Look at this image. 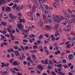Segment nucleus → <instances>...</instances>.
<instances>
[{
  "label": "nucleus",
  "mask_w": 75,
  "mask_h": 75,
  "mask_svg": "<svg viewBox=\"0 0 75 75\" xmlns=\"http://www.w3.org/2000/svg\"><path fill=\"white\" fill-rule=\"evenodd\" d=\"M36 8H37L36 6H35L33 8H32L31 11L30 12V14L31 16H33V13H34L35 11H36V10L35 9H36Z\"/></svg>",
  "instance_id": "f257e3e1"
},
{
  "label": "nucleus",
  "mask_w": 75,
  "mask_h": 75,
  "mask_svg": "<svg viewBox=\"0 0 75 75\" xmlns=\"http://www.w3.org/2000/svg\"><path fill=\"white\" fill-rule=\"evenodd\" d=\"M18 28L20 29L21 31H22L23 29V26L22 24L20 23L18 24Z\"/></svg>",
  "instance_id": "f03ea898"
},
{
  "label": "nucleus",
  "mask_w": 75,
  "mask_h": 75,
  "mask_svg": "<svg viewBox=\"0 0 75 75\" xmlns=\"http://www.w3.org/2000/svg\"><path fill=\"white\" fill-rule=\"evenodd\" d=\"M54 22L57 21L58 22V23H59V22L61 21V19L59 18V16L58 15L56 16V18L54 19Z\"/></svg>",
  "instance_id": "7ed1b4c3"
},
{
  "label": "nucleus",
  "mask_w": 75,
  "mask_h": 75,
  "mask_svg": "<svg viewBox=\"0 0 75 75\" xmlns=\"http://www.w3.org/2000/svg\"><path fill=\"white\" fill-rule=\"evenodd\" d=\"M9 16L11 19L12 20H15L16 18V17L15 16H13L12 13H10L9 14Z\"/></svg>",
  "instance_id": "20e7f679"
},
{
  "label": "nucleus",
  "mask_w": 75,
  "mask_h": 75,
  "mask_svg": "<svg viewBox=\"0 0 75 75\" xmlns=\"http://www.w3.org/2000/svg\"><path fill=\"white\" fill-rule=\"evenodd\" d=\"M38 68L40 70V71L42 72V70H43V69H44V67L41 65L40 64L38 65Z\"/></svg>",
  "instance_id": "39448f33"
},
{
  "label": "nucleus",
  "mask_w": 75,
  "mask_h": 75,
  "mask_svg": "<svg viewBox=\"0 0 75 75\" xmlns=\"http://www.w3.org/2000/svg\"><path fill=\"white\" fill-rule=\"evenodd\" d=\"M1 64L2 65L1 66V67L3 68L4 67H8V66H9V64L8 63H7L6 64H5V63H4L2 62L1 63Z\"/></svg>",
  "instance_id": "423d86ee"
},
{
  "label": "nucleus",
  "mask_w": 75,
  "mask_h": 75,
  "mask_svg": "<svg viewBox=\"0 0 75 75\" xmlns=\"http://www.w3.org/2000/svg\"><path fill=\"white\" fill-rule=\"evenodd\" d=\"M12 27V26H11V25H9V27H8V28H7L6 30H7L8 32V33H11V30H10V29Z\"/></svg>",
  "instance_id": "0eeeda50"
},
{
  "label": "nucleus",
  "mask_w": 75,
  "mask_h": 75,
  "mask_svg": "<svg viewBox=\"0 0 75 75\" xmlns=\"http://www.w3.org/2000/svg\"><path fill=\"white\" fill-rule=\"evenodd\" d=\"M73 57H74V55L71 54L69 55L68 58L69 60H72V58H73Z\"/></svg>",
  "instance_id": "6e6552de"
},
{
  "label": "nucleus",
  "mask_w": 75,
  "mask_h": 75,
  "mask_svg": "<svg viewBox=\"0 0 75 75\" xmlns=\"http://www.w3.org/2000/svg\"><path fill=\"white\" fill-rule=\"evenodd\" d=\"M5 11L6 12H9L11 10V8L9 7H5Z\"/></svg>",
  "instance_id": "1a4fd4ad"
},
{
  "label": "nucleus",
  "mask_w": 75,
  "mask_h": 75,
  "mask_svg": "<svg viewBox=\"0 0 75 75\" xmlns=\"http://www.w3.org/2000/svg\"><path fill=\"white\" fill-rule=\"evenodd\" d=\"M14 53L15 54L16 56H18V55H19V51L18 50L14 51Z\"/></svg>",
  "instance_id": "9d476101"
},
{
  "label": "nucleus",
  "mask_w": 75,
  "mask_h": 75,
  "mask_svg": "<svg viewBox=\"0 0 75 75\" xmlns=\"http://www.w3.org/2000/svg\"><path fill=\"white\" fill-rule=\"evenodd\" d=\"M12 64L15 66H16V65H17L18 64V63L17 62V61H15L13 62Z\"/></svg>",
  "instance_id": "9b49d317"
},
{
  "label": "nucleus",
  "mask_w": 75,
  "mask_h": 75,
  "mask_svg": "<svg viewBox=\"0 0 75 75\" xmlns=\"http://www.w3.org/2000/svg\"><path fill=\"white\" fill-rule=\"evenodd\" d=\"M54 2H55V4H57L58 6L59 5V0H53Z\"/></svg>",
  "instance_id": "f8f14e48"
},
{
  "label": "nucleus",
  "mask_w": 75,
  "mask_h": 75,
  "mask_svg": "<svg viewBox=\"0 0 75 75\" xmlns=\"http://www.w3.org/2000/svg\"><path fill=\"white\" fill-rule=\"evenodd\" d=\"M55 34L54 35V37H57V35H58V36H59V35H60L59 34V32L58 31H56L55 32Z\"/></svg>",
  "instance_id": "ddd939ff"
},
{
  "label": "nucleus",
  "mask_w": 75,
  "mask_h": 75,
  "mask_svg": "<svg viewBox=\"0 0 75 75\" xmlns=\"http://www.w3.org/2000/svg\"><path fill=\"white\" fill-rule=\"evenodd\" d=\"M50 37H51L52 38V41H55V40H56V39H55V38L54 37V35H52L50 36Z\"/></svg>",
  "instance_id": "4468645a"
},
{
  "label": "nucleus",
  "mask_w": 75,
  "mask_h": 75,
  "mask_svg": "<svg viewBox=\"0 0 75 75\" xmlns=\"http://www.w3.org/2000/svg\"><path fill=\"white\" fill-rule=\"evenodd\" d=\"M31 57L34 60H35V59H36V55L35 54H33L31 56Z\"/></svg>",
  "instance_id": "2eb2a0df"
},
{
  "label": "nucleus",
  "mask_w": 75,
  "mask_h": 75,
  "mask_svg": "<svg viewBox=\"0 0 75 75\" xmlns=\"http://www.w3.org/2000/svg\"><path fill=\"white\" fill-rule=\"evenodd\" d=\"M23 22V23H25V20L24 19H19V23H22Z\"/></svg>",
  "instance_id": "dca6fc26"
},
{
  "label": "nucleus",
  "mask_w": 75,
  "mask_h": 75,
  "mask_svg": "<svg viewBox=\"0 0 75 75\" xmlns=\"http://www.w3.org/2000/svg\"><path fill=\"white\" fill-rule=\"evenodd\" d=\"M45 27L47 30H51L52 29V28L50 26L48 25H46Z\"/></svg>",
  "instance_id": "f3484780"
},
{
  "label": "nucleus",
  "mask_w": 75,
  "mask_h": 75,
  "mask_svg": "<svg viewBox=\"0 0 75 75\" xmlns=\"http://www.w3.org/2000/svg\"><path fill=\"white\" fill-rule=\"evenodd\" d=\"M1 23L2 25H4V26H5L6 25H7V23L2 21L1 22Z\"/></svg>",
  "instance_id": "a211bd4d"
},
{
  "label": "nucleus",
  "mask_w": 75,
  "mask_h": 75,
  "mask_svg": "<svg viewBox=\"0 0 75 75\" xmlns=\"http://www.w3.org/2000/svg\"><path fill=\"white\" fill-rule=\"evenodd\" d=\"M37 2V0H33L32 1V3L33 4V5H34V4H36Z\"/></svg>",
  "instance_id": "6ab92c4d"
},
{
  "label": "nucleus",
  "mask_w": 75,
  "mask_h": 75,
  "mask_svg": "<svg viewBox=\"0 0 75 75\" xmlns=\"http://www.w3.org/2000/svg\"><path fill=\"white\" fill-rule=\"evenodd\" d=\"M43 21H46V20H47V18H46L45 15H43Z\"/></svg>",
  "instance_id": "aec40b11"
},
{
  "label": "nucleus",
  "mask_w": 75,
  "mask_h": 75,
  "mask_svg": "<svg viewBox=\"0 0 75 75\" xmlns=\"http://www.w3.org/2000/svg\"><path fill=\"white\" fill-rule=\"evenodd\" d=\"M13 50L12 48L9 49L8 50V52H13Z\"/></svg>",
  "instance_id": "412c9836"
},
{
  "label": "nucleus",
  "mask_w": 75,
  "mask_h": 75,
  "mask_svg": "<svg viewBox=\"0 0 75 75\" xmlns=\"http://www.w3.org/2000/svg\"><path fill=\"white\" fill-rule=\"evenodd\" d=\"M1 3L3 4H5L6 3V0H0Z\"/></svg>",
  "instance_id": "4be33fe9"
},
{
  "label": "nucleus",
  "mask_w": 75,
  "mask_h": 75,
  "mask_svg": "<svg viewBox=\"0 0 75 75\" xmlns=\"http://www.w3.org/2000/svg\"><path fill=\"white\" fill-rule=\"evenodd\" d=\"M46 21L48 23H51V22L52 21L51 19H47V20Z\"/></svg>",
  "instance_id": "5701e85b"
},
{
  "label": "nucleus",
  "mask_w": 75,
  "mask_h": 75,
  "mask_svg": "<svg viewBox=\"0 0 75 75\" xmlns=\"http://www.w3.org/2000/svg\"><path fill=\"white\" fill-rule=\"evenodd\" d=\"M65 21L67 22V23H71V21H69V19L66 18Z\"/></svg>",
  "instance_id": "b1692460"
},
{
  "label": "nucleus",
  "mask_w": 75,
  "mask_h": 75,
  "mask_svg": "<svg viewBox=\"0 0 75 75\" xmlns=\"http://www.w3.org/2000/svg\"><path fill=\"white\" fill-rule=\"evenodd\" d=\"M70 21L71 23H75V19H70Z\"/></svg>",
  "instance_id": "393cba45"
},
{
  "label": "nucleus",
  "mask_w": 75,
  "mask_h": 75,
  "mask_svg": "<svg viewBox=\"0 0 75 75\" xmlns=\"http://www.w3.org/2000/svg\"><path fill=\"white\" fill-rule=\"evenodd\" d=\"M68 40L70 42H72V41H73V39L72 38H71V37H68Z\"/></svg>",
  "instance_id": "a878e982"
},
{
  "label": "nucleus",
  "mask_w": 75,
  "mask_h": 75,
  "mask_svg": "<svg viewBox=\"0 0 75 75\" xmlns=\"http://www.w3.org/2000/svg\"><path fill=\"white\" fill-rule=\"evenodd\" d=\"M57 67L59 68H61L63 66L62 64H59L57 65Z\"/></svg>",
  "instance_id": "bb28decb"
},
{
  "label": "nucleus",
  "mask_w": 75,
  "mask_h": 75,
  "mask_svg": "<svg viewBox=\"0 0 75 75\" xmlns=\"http://www.w3.org/2000/svg\"><path fill=\"white\" fill-rule=\"evenodd\" d=\"M70 47H71V44H67V45L66 48H67V49H69V48H70Z\"/></svg>",
  "instance_id": "cd10ccee"
},
{
  "label": "nucleus",
  "mask_w": 75,
  "mask_h": 75,
  "mask_svg": "<svg viewBox=\"0 0 75 75\" xmlns=\"http://www.w3.org/2000/svg\"><path fill=\"white\" fill-rule=\"evenodd\" d=\"M11 37L12 40H15V38L13 35H11Z\"/></svg>",
  "instance_id": "c85d7f7f"
},
{
  "label": "nucleus",
  "mask_w": 75,
  "mask_h": 75,
  "mask_svg": "<svg viewBox=\"0 0 75 75\" xmlns=\"http://www.w3.org/2000/svg\"><path fill=\"white\" fill-rule=\"evenodd\" d=\"M17 6V4H15L12 7V8L13 9H14L16 8V7Z\"/></svg>",
  "instance_id": "c756f323"
},
{
  "label": "nucleus",
  "mask_w": 75,
  "mask_h": 75,
  "mask_svg": "<svg viewBox=\"0 0 75 75\" xmlns=\"http://www.w3.org/2000/svg\"><path fill=\"white\" fill-rule=\"evenodd\" d=\"M40 24V27H43V24H44V22H41Z\"/></svg>",
  "instance_id": "7c9ffc66"
},
{
  "label": "nucleus",
  "mask_w": 75,
  "mask_h": 75,
  "mask_svg": "<svg viewBox=\"0 0 75 75\" xmlns=\"http://www.w3.org/2000/svg\"><path fill=\"white\" fill-rule=\"evenodd\" d=\"M7 33V31L5 30H3L2 31V33L4 34H6Z\"/></svg>",
  "instance_id": "2f4dec72"
},
{
  "label": "nucleus",
  "mask_w": 75,
  "mask_h": 75,
  "mask_svg": "<svg viewBox=\"0 0 75 75\" xmlns=\"http://www.w3.org/2000/svg\"><path fill=\"white\" fill-rule=\"evenodd\" d=\"M35 37V35H29V37L30 38H33V37Z\"/></svg>",
  "instance_id": "473e14b6"
},
{
  "label": "nucleus",
  "mask_w": 75,
  "mask_h": 75,
  "mask_svg": "<svg viewBox=\"0 0 75 75\" xmlns=\"http://www.w3.org/2000/svg\"><path fill=\"white\" fill-rule=\"evenodd\" d=\"M49 64H50V65H53V64H54L53 62L51 61H49Z\"/></svg>",
  "instance_id": "72a5a7b5"
},
{
  "label": "nucleus",
  "mask_w": 75,
  "mask_h": 75,
  "mask_svg": "<svg viewBox=\"0 0 75 75\" xmlns=\"http://www.w3.org/2000/svg\"><path fill=\"white\" fill-rule=\"evenodd\" d=\"M65 17H67V18H70V16H69V15L67 14L65 15Z\"/></svg>",
  "instance_id": "f704fd0d"
},
{
  "label": "nucleus",
  "mask_w": 75,
  "mask_h": 75,
  "mask_svg": "<svg viewBox=\"0 0 75 75\" xmlns=\"http://www.w3.org/2000/svg\"><path fill=\"white\" fill-rule=\"evenodd\" d=\"M11 73L13 74H16V72L14 70H12L11 71Z\"/></svg>",
  "instance_id": "c9c22d12"
},
{
  "label": "nucleus",
  "mask_w": 75,
  "mask_h": 75,
  "mask_svg": "<svg viewBox=\"0 0 75 75\" xmlns=\"http://www.w3.org/2000/svg\"><path fill=\"white\" fill-rule=\"evenodd\" d=\"M51 17V15L50 14H49L47 17V19H49Z\"/></svg>",
  "instance_id": "e433bc0d"
},
{
  "label": "nucleus",
  "mask_w": 75,
  "mask_h": 75,
  "mask_svg": "<svg viewBox=\"0 0 75 75\" xmlns=\"http://www.w3.org/2000/svg\"><path fill=\"white\" fill-rule=\"evenodd\" d=\"M14 43L16 45H17V44H19V43H20V42H18V41H16V42H15Z\"/></svg>",
  "instance_id": "4c0bfd02"
},
{
  "label": "nucleus",
  "mask_w": 75,
  "mask_h": 75,
  "mask_svg": "<svg viewBox=\"0 0 75 75\" xmlns=\"http://www.w3.org/2000/svg\"><path fill=\"white\" fill-rule=\"evenodd\" d=\"M62 62L63 63H66V62H67V60L65 59H63L62 60Z\"/></svg>",
  "instance_id": "58836bf2"
},
{
  "label": "nucleus",
  "mask_w": 75,
  "mask_h": 75,
  "mask_svg": "<svg viewBox=\"0 0 75 75\" xmlns=\"http://www.w3.org/2000/svg\"><path fill=\"white\" fill-rule=\"evenodd\" d=\"M53 6L55 8H57V6H56V4L55 3H54L53 4Z\"/></svg>",
  "instance_id": "ea45409f"
},
{
  "label": "nucleus",
  "mask_w": 75,
  "mask_h": 75,
  "mask_svg": "<svg viewBox=\"0 0 75 75\" xmlns=\"http://www.w3.org/2000/svg\"><path fill=\"white\" fill-rule=\"evenodd\" d=\"M25 56L24 55V54L23 53L22 55V58H23V59H24L25 58Z\"/></svg>",
  "instance_id": "a19ab883"
},
{
  "label": "nucleus",
  "mask_w": 75,
  "mask_h": 75,
  "mask_svg": "<svg viewBox=\"0 0 75 75\" xmlns=\"http://www.w3.org/2000/svg\"><path fill=\"white\" fill-rule=\"evenodd\" d=\"M21 48L22 50H23V51H25V48L23 46H21Z\"/></svg>",
  "instance_id": "79ce46f5"
},
{
  "label": "nucleus",
  "mask_w": 75,
  "mask_h": 75,
  "mask_svg": "<svg viewBox=\"0 0 75 75\" xmlns=\"http://www.w3.org/2000/svg\"><path fill=\"white\" fill-rule=\"evenodd\" d=\"M51 73L52 75H57V74L54 71H51Z\"/></svg>",
  "instance_id": "37998d69"
},
{
  "label": "nucleus",
  "mask_w": 75,
  "mask_h": 75,
  "mask_svg": "<svg viewBox=\"0 0 75 75\" xmlns=\"http://www.w3.org/2000/svg\"><path fill=\"white\" fill-rule=\"evenodd\" d=\"M2 10L3 11H5V6H4L3 7H2Z\"/></svg>",
  "instance_id": "c03bdc74"
},
{
  "label": "nucleus",
  "mask_w": 75,
  "mask_h": 75,
  "mask_svg": "<svg viewBox=\"0 0 75 75\" xmlns=\"http://www.w3.org/2000/svg\"><path fill=\"white\" fill-rule=\"evenodd\" d=\"M59 24H56L54 28H58V27H59Z\"/></svg>",
  "instance_id": "a18cd8bd"
},
{
  "label": "nucleus",
  "mask_w": 75,
  "mask_h": 75,
  "mask_svg": "<svg viewBox=\"0 0 75 75\" xmlns=\"http://www.w3.org/2000/svg\"><path fill=\"white\" fill-rule=\"evenodd\" d=\"M16 33H20V31L18 30V29L16 28Z\"/></svg>",
  "instance_id": "49530a36"
},
{
  "label": "nucleus",
  "mask_w": 75,
  "mask_h": 75,
  "mask_svg": "<svg viewBox=\"0 0 75 75\" xmlns=\"http://www.w3.org/2000/svg\"><path fill=\"white\" fill-rule=\"evenodd\" d=\"M23 64H24L25 65H27V64L26 61H23Z\"/></svg>",
  "instance_id": "de8ad7c7"
},
{
  "label": "nucleus",
  "mask_w": 75,
  "mask_h": 75,
  "mask_svg": "<svg viewBox=\"0 0 75 75\" xmlns=\"http://www.w3.org/2000/svg\"><path fill=\"white\" fill-rule=\"evenodd\" d=\"M13 61H14L13 59H11L10 60L9 62H10V63H12V62H13Z\"/></svg>",
  "instance_id": "09e8293b"
},
{
  "label": "nucleus",
  "mask_w": 75,
  "mask_h": 75,
  "mask_svg": "<svg viewBox=\"0 0 75 75\" xmlns=\"http://www.w3.org/2000/svg\"><path fill=\"white\" fill-rule=\"evenodd\" d=\"M71 17H72V18H75V15L71 14Z\"/></svg>",
  "instance_id": "8fccbe9b"
},
{
  "label": "nucleus",
  "mask_w": 75,
  "mask_h": 75,
  "mask_svg": "<svg viewBox=\"0 0 75 75\" xmlns=\"http://www.w3.org/2000/svg\"><path fill=\"white\" fill-rule=\"evenodd\" d=\"M66 53H69H69L71 52H70V51L68 50H67L66 51Z\"/></svg>",
  "instance_id": "3c124183"
},
{
  "label": "nucleus",
  "mask_w": 75,
  "mask_h": 75,
  "mask_svg": "<svg viewBox=\"0 0 75 75\" xmlns=\"http://www.w3.org/2000/svg\"><path fill=\"white\" fill-rule=\"evenodd\" d=\"M5 37H7L9 38V37H10V35H9V34H6L5 35Z\"/></svg>",
  "instance_id": "603ef678"
},
{
  "label": "nucleus",
  "mask_w": 75,
  "mask_h": 75,
  "mask_svg": "<svg viewBox=\"0 0 75 75\" xmlns=\"http://www.w3.org/2000/svg\"><path fill=\"white\" fill-rule=\"evenodd\" d=\"M52 17L53 18H54V20L57 18V16L55 15H52Z\"/></svg>",
  "instance_id": "864d4df0"
},
{
  "label": "nucleus",
  "mask_w": 75,
  "mask_h": 75,
  "mask_svg": "<svg viewBox=\"0 0 75 75\" xmlns=\"http://www.w3.org/2000/svg\"><path fill=\"white\" fill-rule=\"evenodd\" d=\"M37 47H38L37 45H34L33 46V48L34 49H35L36 48H37Z\"/></svg>",
  "instance_id": "5fc2aeb1"
},
{
  "label": "nucleus",
  "mask_w": 75,
  "mask_h": 75,
  "mask_svg": "<svg viewBox=\"0 0 75 75\" xmlns=\"http://www.w3.org/2000/svg\"><path fill=\"white\" fill-rule=\"evenodd\" d=\"M13 48L14 49H15L16 50H17L18 48V46H16L13 47Z\"/></svg>",
  "instance_id": "6e6d98bb"
},
{
  "label": "nucleus",
  "mask_w": 75,
  "mask_h": 75,
  "mask_svg": "<svg viewBox=\"0 0 75 75\" xmlns=\"http://www.w3.org/2000/svg\"><path fill=\"white\" fill-rule=\"evenodd\" d=\"M28 6H29V8L30 9H31L32 8V7H31V6L30 4H28Z\"/></svg>",
  "instance_id": "4d7b16f0"
},
{
  "label": "nucleus",
  "mask_w": 75,
  "mask_h": 75,
  "mask_svg": "<svg viewBox=\"0 0 75 75\" xmlns=\"http://www.w3.org/2000/svg\"><path fill=\"white\" fill-rule=\"evenodd\" d=\"M52 61L53 62H54V63H57V61L55 60V59H52Z\"/></svg>",
  "instance_id": "13d9d810"
},
{
  "label": "nucleus",
  "mask_w": 75,
  "mask_h": 75,
  "mask_svg": "<svg viewBox=\"0 0 75 75\" xmlns=\"http://www.w3.org/2000/svg\"><path fill=\"white\" fill-rule=\"evenodd\" d=\"M13 4H14L13 3H10V4H8V6H13Z\"/></svg>",
  "instance_id": "bf43d9fd"
},
{
  "label": "nucleus",
  "mask_w": 75,
  "mask_h": 75,
  "mask_svg": "<svg viewBox=\"0 0 75 75\" xmlns=\"http://www.w3.org/2000/svg\"><path fill=\"white\" fill-rule=\"evenodd\" d=\"M36 16L37 17H39V16H40V13H36Z\"/></svg>",
  "instance_id": "052dcab7"
},
{
  "label": "nucleus",
  "mask_w": 75,
  "mask_h": 75,
  "mask_svg": "<svg viewBox=\"0 0 75 75\" xmlns=\"http://www.w3.org/2000/svg\"><path fill=\"white\" fill-rule=\"evenodd\" d=\"M47 68L48 69H52V67H51L50 66H48Z\"/></svg>",
  "instance_id": "680f3d73"
},
{
  "label": "nucleus",
  "mask_w": 75,
  "mask_h": 75,
  "mask_svg": "<svg viewBox=\"0 0 75 75\" xmlns=\"http://www.w3.org/2000/svg\"><path fill=\"white\" fill-rule=\"evenodd\" d=\"M27 60L29 61L31 60V57H28L27 58Z\"/></svg>",
  "instance_id": "e2e57ef3"
},
{
  "label": "nucleus",
  "mask_w": 75,
  "mask_h": 75,
  "mask_svg": "<svg viewBox=\"0 0 75 75\" xmlns=\"http://www.w3.org/2000/svg\"><path fill=\"white\" fill-rule=\"evenodd\" d=\"M71 35H73V36H75V33L72 32H71Z\"/></svg>",
  "instance_id": "0e129e2a"
},
{
  "label": "nucleus",
  "mask_w": 75,
  "mask_h": 75,
  "mask_svg": "<svg viewBox=\"0 0 75 75\" xmlns=\"http://www.w3.org/2000/svg\"><path fill=\"white\" fill-rule=\"evenodd\" d=\"M45 51L46 53H47V54H48V53H49V52H48V50L47 49H45Z\"/></svg>",
  "instance_id": "69168bd1"
},
{
  "label": "nucleus",
  "mask_w": 75,
  "mask_h": 75,
  "mask_svg": "<svg viewBox=\"0 0 75 75\" xmlns=\"http://www.w3.org/2000/svg\"><path fill=\"white\" fill-rule=\"evenodd\" d=\"M23 41L25 42H28V40H23Z\"/></svg>",
  "instance_id": "338daca9"
},
{
  "label": "nucleus",
  "mask_w": 75,
  "mask_h": 75,
  "mask_svg": "<svg viewBox=\"0 0 75 75\" xmlns=\"http://www.w3.org/2000/svg\"><path fill=\"white\" fill-rule=\"evenodd\" d=\"M68 74H69V75H73V74H72V73L71 72H69L68 73Z\"/></svg>",
  "instance_id": "774afa93"
}]
</instances>
